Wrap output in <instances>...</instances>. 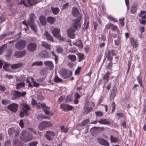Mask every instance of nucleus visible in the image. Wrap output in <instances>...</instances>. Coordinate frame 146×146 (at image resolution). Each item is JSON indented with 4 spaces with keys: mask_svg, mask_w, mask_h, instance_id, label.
I'll list each match as a JSON object with an SVG mask.
<instances>
[{
    "mask_svg": "<svg viewBox=\"0 0 146 146\" xmlns=\"http://www.w3.org/2000/svg\"><path fill=\"white\" fill-rule=\"evenodd\" d=\"M81 19V17L80 16L79 17L74 20V22L71 26L70 28L67 30V35L70 38H75V35L74 32L75 30L80 29L81 25L80 21Z\"/></svg>",
    "mask_w": 146,
    "mask_h": 146,
    "instance_id": "f257e3e1",
    "label": "nucleus"
},
{
    "mask_svg": "<svg viewBox=\"0 0 146 146\" xmlns=\"http://www.w3.org/2000/svg\"><path fill=\"white\" fill-rule=\"evenodd\" d=\"M50 30L54 37L60 41L63 40L64 38L61 36L60 29L54 28V27L52 26L50 28Z\"/></svg>",
    "mask_w": 146,
    "mask_h": 146,
    "instance_id": "f03ea898",
    "label": "nucleus"
},
{
    "mask_svg": "<svg viewBox=\"0 0 146 146\" xmlns=\"http://www.w3.org/2000/svg\"><path fill=\"white\" fill-rule=\"evenodd\" d=\"M35 15L33 13H31L29 15V18L28 22V25H30L31 29L35 32L37 31V29L36 26L35 25L34 22V19L35 18Z\"/></svg>",
    "mask_w": 146,
    "mask_h": 146,
    "instance_id": "7ed1b4c3",
    "label": "nucleus"
},
{
    "mask_svg": "<svg viewBox=\"0 0 146 146\" xmlns=\"http://www.w3.org/2000/svg\"><path fill=\"white\" fill-rule=\"evenodd\" d=\"M53 124L50 121H42L39 124L38 128L39 130H42L44 129L53 126Z\"/></svg>",
    "mask_w": 146,
    "mask_h": 146,
    "instance_id": "20e7f679",
    "label": "nucleus"
},
{
    "mask_svg": "<svg viewBox=\"0 0 146 146\" xmlns=\"http://www.w3.org/2000/svg\"><path fill=\"white\" fill-rule=\"evenodd\" d=\"M59 73L64 79L69 78L72 74L71 71L63 69L60 70Z\"/></svg>",
    "mask_w": 146,
    "mask_h": 146,
    "instance_id": "39448f33",
    "label": "nucleus"
},
{
    "mask_svg": "<svg viewBox=\"0 0 146 146\" xmlns=\"http://www.w3.org/2000/svg\"><path fill=\"white\" fill-rule=\"evenodd\" d=\"M37 106L40 108H42L44 110L45 114L51 116L53 115V113L52 111H49L50 108L48 107H46L44 104L39 103Z\"/></svg>",
    "mask_w": 146,
    "mask_h": 146,
    "instance_id": "423d86ee",
    "label": "nucleus"
},
{
    "mask_svg": "<svg viewBox=\"0 0 146 146\" xmlns=\"http://www.w3.org/2000/svg\"><path fill=\"white\" fill-rule=\"evenodd\" d=\"M26 41L23 40L18 41L15 44L16 48L18 50H21L25 46Z\"/></svg>",
    "mask_w": 146,
    "mask_h": 146,
    "instance_id": "0eeeda50",
    "label": "nucleus"
},
{
    "mask_svg": "<svg viewBox=\"0 0 146 146\" xmlns=\"http://www.w3.org/2000/svg\"><path fill=\"white\" fill-rule=\"evenodd\" d=\"M105 55L107 57V59L110 61H111L113 59L112 56L115 55V54L113 50H111V51L107 50H106Z\"/></svg>",
    "mask_w": 146,
    "mask_h": 146,
    "instance_id": "6e6552de",
    "label": "nucleus"
},
{
    "mask_svg": "<svg viewBox=\"0 0 146 146\" xmlns=\"http://www.w3.org/2000/svg\"><path fill=\"white\" fill-rule=\"evenodd\" d=\"M23 106L22 110L20 111V116L21 117H23L24 116L25 113L26 115H28L29 113L28 112V111L30 109V107L27 104H24Z\"/></svg>",
    "mask_w": 146,
    "mask_h": 146,
    "instance_id": "1a4fd4ad",
    "label": "nucleus"
},
{
    "mask_svg": "<svg viewBox=\"0 0 146 146\" xmlns=\"http://www.w3.org/2000/svg\"><path fill=\"white\" fill-rule=\"evenodd\" d=\"M26 131H23L21 133L22 136L20 137L21 140L24 142H27L31 140L33 138V137L32 135H30L27 136H24V134Z\"/></svg>",
    "mask_w": 146,
    "mask_h": 146,
    "instance_id": "9d476101",
    "label": "nucleus"
},
{
    "mask_svg": "<svg viewBox=\"0 0 146 146\" xmlns=\"http://www.w3.org/2000/svg\"><path fill=\"white\" fill-rule=\"evenodd\" d=\"M27 82L29 84L28 86L29 87H32V85L31 84V82L32 84L33 85L36 87H38L39 86V84L37 83L35 81H34V79L32 77H29L27 78L26 80Z\"/></svg>",
    "mask_w": 146,
    "mask_h": 146,
    "instance_id": "9b49d317",
    "label": "nucleus"
},
{
    "mask_svg": "<svg viewBox=\"0 0 146 146\" xmlns=\"http://www.w3.org/2000/svg\"><path fill=\"white\" fill-rule=\"evenodd\" d=\"M37 45L35 42H31L27 46V50L30 52H33L36 48Z\"/></svg>",
    "mask_w": 146,
    "mask_h": 146,
    "instance_id": "f8f14e48",
    "label": "nucleus"
},
{
    "mask_svg": "<svg viewBox=\"0 0 146 146\" xmlns=\"http://www.w3.org/2000/svg\"><path fill=\"white\" fill-rule=\"evenodd\" d=\"M18 105L15 103H13L7 106L8 109L11 111L16 112L17 110Z\"/></svg>",
    "mask_w": 146,
    "mask_h": 146,
    "instance_id": "ddd939ff",
    "label": "nucleus"
},
{
    "mask_svg": "<svg viewBox=\"0 0 146 146\" xmlns=\"http://www.w3.org/2000/svg\"><path fill=\"white\" fill-rule=\"evenodd\" d=\"M46 133L45 135V137L48 140H52V137L55 136V135L54 133L49 131H46Z\"/></svg>",
    "mask_w": 146,
    "mask_h": 146,
    "instance_id": "4468645a",
    "label": "nucleus"
},
{
    "mask_svg": "<svg viewBox=\"0 0 146 146\" xmlns=\"http://www.w3.org/2000/svg\"><path fill=\"white\" fill-rule=\"evenodd\" d=\"M64 111H68L72 109L73 107L71 105L66 104H61L60 107Z\"/></svg>",
    "mask_w": 146,
    "mask_h": 146,
    "instance_id": "2eb2a0df",
    "label": "nucleus"
},
{
    "mask_svg": "<svg viewBox=\"0 0 146 146\" xmlns=\"http://www.w3.org/2000/svg\"><path fill=\"white\" fill-rule=\"evenodd\" d=\"M25 53L26 52L24 50L20 51H16L15 53L14 56L17 58H19L24 56Z\"/></svg>",
    "mask_w": 146,
    "mask_h": 146,
    "instance_id": "dca6fc26",
    "label": "nucleus"
},
{
    "mask_svg": "<svg viewBox=\"0 0 146 146\" xmlns=\"http://www.w3.org/2000/svg\"><path fill=\"white\" fill-rule=\"evenodd\" d=\"M97 140L98 143L102 145L106 146H108L109 145L108 142L103 138H97Z\"/></svg>",
    "mask_w": 146,
    "mask_h": 146,
    "instance_id": "f3484780",
    "label": "nucleus"
},
{
    "mask_svg": "<svg viewBox=\"0 0 146 146\" xmlns=\"http://www.w3.org/2000/svg\"><path fill=\"white\" fill-rule=\"evenodd\" d=\"M44 65L46 67L50 70H52L54 67V65L53 63L50 61H46L44 62Z\"/></svg>",
    "mask_w": 146,
    "mask_h": 146,
    "instance_id": "a211bd4d",
    "label": "nucleus"
},
{
    "mask_svg": "<svg viewBox=\"0 0 146 146\" xmlns=\"http://www.w3.org/2000/svg\"><path fill=\"white\" fill-rule=\"evenodd\" d=\"M88 104V102H86L85 103L84 107V113L86 114L89 113L92 109V107H87V106H88V105H87Z\"/></svg>",
    "mask_w": 146,
    "mask_h": 146,
    "instance_id": "6ab92c4d",
    "label": "nucleus"
},
{
    "mask_svg": "<svg viewBox=\"0 0 146 146\" xmlns=\"http://www.w3.org/2000/svg\"><path fill=\"white\" fill-rule=\"evenodd\" d=\"M131 45L133 48H136L138 45V43L137 41L135 40L134 39L132 38H130Z\"/></svg>",
    "mask_w": 146,
    "mask_h": 146,
    "instance_id": "aec40b11",
    "label": "nucleus"
},
{
    "mask_svg": "<svg viewBox=\"0 0 146 146\" xmlns=\"http://www.w3.org/2000/svg\"><path fill=\"white\" fill-rule=\"evenodd\" d=\"M44 35L46 37L48 40L53 41V39L51 35L47 31H45Z\"/></svg>",
    "mask_w": 146,
    "mask_h": 146,
    "instance_id": "412c9836",
    "label": "nucleus"
},
{
    "mask_svg": "<svg viewBox=\"0 0 146 146\" xmlns=\"http://www.w3.org/2000/svg\"><path fill=\"white\" fill-rule=\"evenodd\" d=\"M15 95L17 96V98L21 97L22 96H24L26 94L25 92H20L15 91Z\"/></svg>",
    "mask_w": 146,
    "mask_h": 146,
    "instance_id": "4be33fe9",
    "label": "nucleus"
},
{
    "mask_svg": "<svg viewBox=\"0 0 146 146\" xmlns=\"http://www.w3.org/2000/svg\"><path fill=\"white\" fill-rule=\"evenodd\" d=\"M23 65V64L22 62H20L17 64H13L11 66V67L12 69H15L21 67Z\"/></svg>",
    "mask_w": 146,
    "mask_h": 146,
    "instance_id": "5701e85b",
    "label": "nucleus"
},
{
    "mask_svg": "<svg viewBox=\"0 0 146 146\" xmlns=\"http://www.w3.org/2000/svg\"><path fill=\"white\" fill-rule=\"evenodd\" d=\"M72 13L73 16L74 17H76L78 16L79 13L78 10L76 7H74L72 9Z\"/></svg>",
    "mask_w": 146,
    "mask_h": 146,
    "instance_id": "b1692460",
    "label": "nucleus"
},
{
    "mask_svg": "<svg viewBox=\"0 0 146 146\" xmlns=\"http://www.w3.org/2000/svg\"><path fill=\"white\" fill-rule=\"evenodd\" d=\"M99 122L102 124L109 125L110 124V121L106 119H101L99 121Z\"/></svg>",
    "mask_w": 146,
    "mask_h": 146,
    "instance_id": "393cba45",
    "label": "nucleus"
},
{
    "mask_svg": "<svg viewBox=\"0 0 146 146\" xmlns=\"http://www.w3.org/2000/svg\"><path fill=\"white\" fill-rule=\"evenodd\" d=\"M40 21V23L43 25H46V21L44 16H41L39 18Z\"/></svg>",
    "mask_w": 146,
    "mask_h": 146,
    "instance_id": "a878e982",
    "label": "nucleus"
},
{
    "mask_svg": "<svg viewBox=\"0 0 146 146\" xmlns=\"http://www.w3.org/2000/svg\"><path fill=\"white\" fill-rule=\"evenodd\" d=\"M25 84L23 82H20L18 83H17L16 84L15 86L17 90H19L21 89L22 87H24L25 86Z\"/></svg>",
    "mask_w": 146,
    "mask_h": 146,
    "instance_id": "bb28decb",
    "label": "nucleus"
},
{
    "mask_svg": "<svg viewBox=\"0 0 146 146\" xmlns=\"http://www.w3.org/2000/svg\"><path fill=\"white\" fill-rule=\"evenodd\" d=\"M116 89L115 86H113L111 90V96L114 97L116 94Z\"/></svg>",
    "mask_w": 146,
    "mask_h": 146,
    "instance_id": "cd10ccee",
    "label": "nucleus"
},
{
    "mask_svg": "<svg viewBox=\"0 0 146 146\" xmlns=\"http://www.w3.org/2000/svg\"><path fill=\"white\" fill-rule=\"evenodd\" d=\"M55 19L54 18L49 17L47 18V22L50 24H52L54 23L55 21Z\"/></svg>",
    "mask_w": 146,
    "mask_h": 146,
    "instance_id": "c85d7f7f",
    "label": "nucleus"
},
{
    "mask_svg": "<svg viewBox=\"0 0 146 146\" xmlns=\"http://www.w3.org/2000/svg\"><path fill=\"white\" fill-rule=\"evenodd\" d=\"M42 46L45 48L47 49H50V45L46 43L45 42H42Z\"/></svg>",
    "mask_w": 146,
    "mask_h": 146,
    "instance_id": "c756f323",
    "label": "nucleus"
},
{
    "mask_svg": "<svg viewBox=\"0 0 146 146\" xmlns=\"http://www.w3.org/2000/svg\"><path fill=\"white\" fill-rule=\"evenodd\" d=\"M74 44L76 45L80 48L83 47V45L82 41L80 40H77L76 42L74 43Z\"/></svg>",
    "mask_w": 146,
    "mask_h": 146,
    "instance_id": "7c9ffc66",
    "label": "nucleus"
},
{
    "mask_svg": "<svg viewBox=\"0 0 146 146\" xmlns=\"http://www.w3.org/2000/svg\"><path fill=\"white\" fill-rule=\"evenodd\" d=\"M42 64L43 63L41 61H36L33 63L31 66H42Z\"/></svg>",
    "mask_w": 146,
    "mask_h": 146,
    "instance_id": "2f4dec72",
    "label": "nucleus"
},
{
    "mask_svg": "<svg viewBox=\"0 0 146 146\" xmlns=\"http://www.w3.org/2000/svg\"><path fill=\"white\" fill-rule=\"evenodd\" d=\"M65 102H68L72 101V95L70 94L67 96L65 98Z\"/></svg>",
    "mask_w": 146,
    "mask_h": 146,
    "instance_id": "473e14b6",
    "label": "nucleus"
},
{
    "mask_svg": "<svg viewBox=\"0 0 146 146\" xmlns=\"http://www.w3.org/2000/svg\"><path fill=\"white\" fill-rule=\"evenodd\" d=\"M51 8L52 12L54 14H57L59 11V9L58 8L51 7Z\"/></svg>",
    "mask_w": 146,
    "mask_h": 146,
    "instance_id": "72a5a7b5",
    "label": "nucleus"
},
{
    "mask_svg": "<svg viewBox=\"0 0 146 146\" xmlns=\"http://www.w3.org/2000/svg\"><path fill=\"white\" fill-rule=\"evenodd\" d=\"M7 46L5 44H3L0 48V54H2L6 48Z\"/></svg>",
    "mask_w": 146,
    "mask_h": 146,
    "instance_id": "f704fd0d",
    "label": "nucleus"
},
{
    "mask_svg": "<svg viewBox=\"0 0 146 146\" xmlns=\"http://www.w3.org/2000/svg\"><path fill=\"white\" fill-rule=\"evenodd\" d=\"M60 129L61 132L64 133L67 132L68 130V128L67 127H65L64 125H62L60 126Z\"/></svg>",
    "mask_w": 146,
    "mask_h": 146,
    "instance_id": "c9c22d12",
    "label": "nucleus"
},
{
    "mask_svg": "<svg viewBox=\"0 0 146 146\" xmlns=\"http://www.w3.org/2000/svg\"><path fill=\"white\" fill-rule=\"evenodd\" d=\"M68 57L73 62L75 61L76 59V56L75 55L69 54L68 56Z\"/></svg>",
    "mask_w": 146,
    "mask_h": 146,
    "instance_id": "e433bc0d",
    "label": "nucleus"
},
{
    "mask_svg": "<svg viewBox=\"0 0 146 146\" xmlns=\"http://www.w3.org/2000/svg\"><path fill=\"white\" fill-rule=\"evenodd\" d=\"M28 3L30 5H32L36 4L37 2L35 0H27Z\"/></svg>",
    "mask_w": 146,
    "mask_h": 146,
    "instance_id": "4c0bfd02",
    "label": "nucleus"
},
{
    "mask_svg": "<svg viewBox=\"0 0 146 146\" xmlns=\"http://www.w3.org/2000/svg\"><path fill=\"white\" fill-rule=\"evenodd\" d=\"M110 74V72H108L105 74L103 77V79L104 80H106L107 82L109 78V76Z\"/></svg>",
    "mask_w": 146,
    "mask_h": 146,
    "instance_id": "58836bf2",
    "label": "nucleus"
},
{
    "mask_svg": "<svg viewBox=\"0 0 146 146\" xmlns=\"http://www.w3.org/2000/svg\"><path fill=\"white\" fill-rule=\"evenodd\" d=\"M37 119L39 120H41L43 119H49V117H46L41 114H38L37 116Z\"/></svg>",
    "mask_w": 146,
    "mask_h": 146,
    "instance_id": "ea45409f",
    "label": "nucleus"
},
{
    "mask_svg": "<svg viewBox=\"0 0 146 146\" xmlns=\"http://www.w3.org/2000/svg\"><path fill=\"white\" fill-rule=\"evenodd\" d=\"M79 58L78 61L80 62L84 58V55L83 54L81 53H79L77 54Z\"/></svg>",
    "mask_w": 146,
    "mask_h": 146,
    "instance_id": "a19ab883",
    "label": "nucleus"
},
{
    "mask_svg": "<svg viewBox=\"0 0 146 146\" xmlns=\"http://www.w3.org/2000/svg\"><path fill=\"white\" fill-rule=\"evenodd\" d=\"M62 80L57 75H56L54 78V81L56 82H62Z\"/></svg>",
    "mask_w": 146,
    "mask_h": 146,
    "instance_id": "79ce46f5",
    "label": "nucleus"
},
{
    "mask_svg": "<svg viewBox=\"0 0 146 146\" xmlns=\"http://www.w3.org/2000/svg\"><path fill=\"white\" fill-rule=\"evenodd\" d=\"M110 140L111 142L115 143L117 141L118 139L117 137H115L112 135H111L110 136Z\"/></svg>",
    "mask_w": 146,
    "mask_h": 146,
    "instance_id": "37998d69",
    "label": "nucleus"
},
{
    "mask_svg": "<svg viewBox=\"0 0 146 146\" xmlns=\"http://www.w3.org/2000/svg\"><path fill=\"white\" fill-rule=\"evenodd\" d=\"M9 64L8 63H6L3 65V68L5 70L7 71H9Z\"/></svg>",
    "mask_w": 146,
    "mask_h": 146,
    "instance_id": "c03bdc74",
    "label": "nucleus"
},
{
    "mask_svg": "<svg viewBox=\"0 0 146 146\" xmlns=\"http://www.w3.org/2000/svg\"><path fill=\"white\" fill-rule=\"evenodd\" d=\"M137 10V8L135 6L133 5L131 7V12L132 14L135 13Z\"/></svg>",
    "mask_w": 146,
    "mask_h": 146,
    "instance_id": "a18cd8bd",
    "label": "nucleus"
},
{
    "mask_svg": "<svg viewBox=\"0 0 146 146\" xmlns=\"http://www.w3.org/2000/svg\"><path fill=\"white\" fill-rule=\"evenodd\" d=\"M6 19V17L5 15H2L0 16V24L4 22Z\"/></svg>",
    "mask_w": 146,
    "mask_h": 146,
    "instance_id": "49530a36",
    "label": "nucleus"
},
{
    "mask_svg": "<svg viewBox=\"0 0 146 146\" xmlns=\"http://www.w3.org/2000/svg\"><path fill=\"white\" fill-rule=\"evenodd\" d=\"M108 18L110 21H113L114 22H117V19L113 18L112 16L111 15H109L108 16Z\"/></svg>",
    "mask_w": 146,
    "mask_h": 146,
    "instance_id": "de8ad7c7",
    "label": "nucleus"
},
{
    "mask_svg": "<svg viewBox=\"0 0 146 146\" xmlns=\"http://www.w3.org/2000/svg\"><path fill=\"white\" fill-rule=\"evenodd\" d=\"M40 56L42 58H47L48 56L47 53H40L39 54Z\"/></svg>",
    "mask_w": 146,
    "mask_h": 146,
    "instance_id": "09e8293b",
    "label": "nucleus"
},
{
    "mask_svg": "<svg viewBox=\"0 0 146 146\" xmlns=\"http://www.w3.org/2000/svg\"><path fill=\"white\" fill-rule=\"evenodd\" d=\"M89 121V119H87L82 121L80 124H79V125H80L81 126H84L87 124Z\"/></svg>",
    "mask_w": 146,
    "mask_h": 146,
    "instance_id": "8fccbe9b",
    "label": "nucleus"
},
{
    "mask_svg": "<svg viewBox=\"0 0 146 146\" xmlns=\"http://www.w3.org/2000/svg\"><path fill=\"white\" fill-rule=\"evenodd\" d=\"M47 70L46 68H43L40 71V73L42 75H44L46 74L47 73Z\"/></svg>",
    "mask_w": 146,
    "mask_h": 146,
    "instance_id": "3c124183",
    "label": "nucleus"
},
{
    "mask_svg": "<svg viewBox=\"0 0 146 146\" xmlns=\"http://www.w3.org/2000/svg\"><path fill=\"white\" fill-rule=\"evenodd\" d=\"M124 20V18L123 17H122L119 19V22L122 26H123L124 25V23L123 21Z\"/></svg>",
    "mask_w": 146,
    "mask_h": 146,
    "instance_id": "603ef678",
    "label": "nucleus"
},
{
    "mask_svg": "<svg viewBox=\"0 0 146 146\" xmlns=\"http://www.w3.org/2000/svg\"><path fill=\"white\" fill-rule=\"evenodd\" d=\"M37 98L39 100H42L44 99V98L42 95L40 93H38L37 95Z\"/></svg>",
    "mask_w": 146,
    "mask_h": 146,
    "instance_id": "864d4df0",
    "label": "nucleus"
},
{
    "mask_svg": "<svg viewBox=\"0 0 146 146\" xmlns=\"http://www.w3.org/2000/svg\"><path fill=\"white\" fill-rule=\"evenodd\" d=\"M95 113L97 116L102 117L103 115V113L101 111H97L95 112Z\"/></svg>",
    "mask_w": 146,
    "mask_h": 146,
    "instance_id": "5fc2aeb1",
    "label": "nucleus"
},
{
    "mask_svg": "<svg viewBox=\"0 0 146 146\" xmlns=\"http://www.w3.org/2000/svg\"><path fill=\"white\" fill-rule=\"evenodd\" d=\"M65 97V95H63L61 96L58 100V102H62L64 99Z\"/></svg>",
    "mask_w": 146,
    "mask_h": 146,
    "instance_id": "6e6d98bb",
    "label": "nucleus"
},
{
    "mask_svg": "<svg viewBox=\"0 0 146 146\" xmlns=\"http://www.w3.org/2000/svg\"><path fill=\"white\" fill-rule=\"evenodd\" d=\"M63 49L62 47L60 46H58L56 48V51L57 52L61 53L63 51Z\"/></svg>",
    "mask_w": 146,
    "mask_h": 146,
    "instance_id": "4d7b16f0",
    "label": "nucleus"
},
{
    "mask_svg": "<svg viewBox=\"0 0 146 146\" xmlns=\"http://www.w3.org/2000/svg\"><path fill=\"white\" fill-rule=\"evenodd\" d=\"M120 41V38L118 37L117 39L114 40V43L115 45H118L119 44Z\"/></svg>",
    "mask_w": 146,
    "mask_h": 146,
    "instance_id": "13d9d810",
    "label": "nucleus"
},
{
    "mask_svg": "<svg viewBox=\"0 0 146 146\" xmlns=\"http://www.w3.org/2000/svg\"><path fill=\"white\" fill-rule=\"evenodd\" d=\"M38 144L37 141L33 142L29 144V146H36Z\"/></svg>",
    "mask_w": 146,
    "mask_h": 146,
    "instance_id": "bf43d9fd",
    "label": "nucleus"
},
{
    "mask_svg": "<svg viewBox=\"0 0 146 146\" xmlns=\"http://www.w3.org/2000/svg\"><path fill=\"white\" fill-rule=\"evenodd\" d=\"M1 102L3 104L7 105L9 103V101L8 100H3L1 101Z\"/></svg>",
    "mask_w": 146,
    "mask_h": 146,
    "instance_id": "052dcab7",
    "label": "nucleus"
},
{
    "mask_svg": "<svg viewBox=\"0 0 146 146\" xmlns=\"http://www.w3.org/2000/svg\"><path fill=\"white\" fill-rule=\"evenodd\" d=\"M81 69V67H78L77 69L75 70V74L76 75L78 74H79V72L80 71Z\"/></svg>",
    "mask_w": 146,
    "mask_h": 146,
    "instance_id": "680f3d73",
    "label": "nucleus"
},
{
    "mask_svg": "<svg viewBox=\"0 0 146 146\" xmlns=\"http://www.w3.org/2000/svg\"><path fill=\"white\" fill-rule=\"evenodd\" d=\"M113 26V25L111 23L107 24L106 25L105 28L108 29H110Z\"/></svg>",
    "mask_w": 146,
    "mask_h": 146,
    "instance_id": "e2e57ef3",
    "label": "nucleus"
},
{
    "mask_svg": "<svg viewBox=\"0 0 146 146\" xmlns=\"http://www.w3.org/2000/svg\"><path fill=\"white\" fill-rule=\"evenodd\" d=\"M19 125L21 128H22L23 127L24 124L22 120L21 119L20 120V122L19 123Z\"/></svg>",
    "mask_w": 146,
    "mask_h": 146,
    "instance_id": "0e129e2a",
    "label": "nucleus"
},
{
    "mask_svg": "<svg viewBox=\"0 0 146 146\" xmlns=\"http://www.w3.org/2000/svg\"><path fill=\"white\" fill-rule=\"evenodd\" d=\"M5 88L3 86L0 85V90L4 92L5 91Z\"/></svg>",
    "mask_w": 146,
    "mask_h": 146,
    "instance_id": "69168bd1",
    "label": "nucleus"
},
{
    "mask_svg": "<svg viewBox=\"0 0 146 146\" xmlns=\"http://www.w3.org/2000/svg\"><path fill=\"white\" fill-rule=\"evenodd\" d=\"M117 27L116 25H113L112 28V30L113 31H115L117 30Z\"/></svg>",
    "mask_w": 146,
    "mask_h": 146,
    "instance_id": "338daca9",
    "label": "nucleus"
},
{
    "mask_svg": "<svg viewBox=\"0 0 146 146\" xmlns=\"http://www.w3.org/2000/svg\"><path fill=\"white\" fill-rule=\"evenodd\" d=\"M116 115L118 116L119 117H123V114L121 112L117 113H116Z\"/></svg>",
    "mask_w": 146,
    "mask_h": 146,
    "instance_id": "774afa93",
    "label": "nucleus"
}]
</instances>
